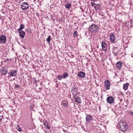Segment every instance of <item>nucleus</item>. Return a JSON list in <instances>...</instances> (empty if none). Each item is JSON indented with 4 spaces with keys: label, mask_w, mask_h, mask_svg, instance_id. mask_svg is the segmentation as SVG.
Wrapping results in <instances>:
<instances>
[{
    "label": "nucleus",
    "mask_w": 133,
    "mask_h": 133,
    "mask_svg": "<svg viewBox=\"0 0 133 133\" xmlns=\"http://www.w3.org/2000/svg\"><path fill=\"white\" fill-rule=\"evenodd\" d=\"M17 72V70H13L12 71L9 73L8 74L11 76H16V74Z\"/></svg>",
    "instance_id": "4468645a"
},
{
    "label": "nucleus",
    "mask_w": 133,
    "mask_h": 133,
    "mask_svg": "<svg viewBox=\"0 0 133 133\" xmlns=\"http://www.w3.org/2000/svg\"><path fill=\"white\" fill-rule=\"evenodd\" d=\"M21 8L23 10H25L27 9L29 7L28 4L27 3L24 2L22 3L21 5Z\"/></svg>",
    "instance_id": "39448f33"
},
{
    "label": "nucleus",
    "mask_w": 133,
    "mask_h": 133,
    "mask_svg": "<svg viewBox=\"0 0 133 133\" xmlns=\"http://www.w3.org/2000/svg\"><path fill=\"white\" fill-rule=\"evenodd\" d=\"M25 27L24 25L23 24H21L20 25V28L18 29V31H20L23 29Z\"/></svg>",
    "instance_id": "412c9836"
},
{
    "label": "nucleus",
    "mask_w": 133,
    "mask_h": 133,
    "mask_svg": "<svg viewBox=\"0 0 133 133\" xmlns=\"http://www.w3.org/2000/svg\"><path fill=\"white\" fill-rule=\"evenodd\" d=\"M38 14V13H36V14Z\"/></svg>",
    "instance_id": "4c0bfd02"
},
{
    "label": "nucleus",
    "mask_w": 133,
    "mask_h": 133,
    "mask_svg": "<svg viewBox=\"0 0 133 133\" xmlns=\"http://www.w3.org/2000/svg\"><path fill=\"white\" fill-rule=\"evenodd\" d=\"M57 78H58V79L59 80H61L63 78L62 76L60 75H58L57 76V77H56Z\"/></svg>",
    "instance_id": "393cba45"
},
{
    "label": "nucleus",
    "mask_w": 133,
    "mask_h": 133,
    "mask_svg": "<svg viewBox=\"0 0 133 133\" xmlns=\"http://www.w3.org/2000/svg\"><path fill=\"white\" fill-rule=\"evenodd\" d=\"M73 36L74 37H77L78 36V32H77V31H75L74 32L73 34Z\"/></svg>",
    "instance_id": "b1692460"
},
{
    "label": "nucleus",
    "mask_w": 133,
    "mask_h": 133,
    "mask_svg": "<svg viewBox=\"0 0 133 133\" xmlns=\"http://www.w3.org/2000/svg\"><path fill=\"white\" fill-rule=\"evenodd\" d=\"M7 70L5 68V67H2L0 70V72L2 74L5 75L7 72Z\"/></svg>",
    "instance_id": "1a4fd4ad"
},
{
    "label": "nucleus",
    "mask_w": 133,
    "mask_h": 133,
    "mask_svg": "<svg viewBox=\"0 0 133 133\" xmlns=\"http://www.w3.org/2000/svg\"><path fill=\"white\" fill-rule=\"evenodd\" d=\"M68 76L69 74L68 73L66 72H64L63 75L62 77L63 78L65 79L68 77Z\"/></svg>",
    "instance_id": "6ab92c4d"
},
{
    "label": "nucleus",
    "mask_w": 133,
    "mask_h": 133,
    "mask_svg": "<svg viewBox=\"0 0 133 133\" xmlns=\"http://www.w3.org/2000/svg\"><path fill=\"white\" fill-rule=\"evenodd\" d=\"M85 75V73L83 71L80 72L78 75V76L80 77H84Z\"/></svg>",
    "instance_id": "dca6fc26"
},
{
    "label": "nucleus",
    "mask_w": 133,
    "mask_h": 133,
    "mask_svg": "<svg viewBox=\"0 0 133 133\" xmlns=\"http://www.w3.org/2000/svg\"><path fill=\"white\" fill-rule=\"evenodd\" d=\"M71 92L74 96H77L78 94V90L77 88H75L72 89Z\"/></svg>",
    "instance_id": "9b49d317"
},
{
    "label": "nucleus",
    "mask_w": 133,
    "mask_h": 133,
    "mask_svg": "<svg viewBox=\"0 0 133 133\" xmlns=\"http://www.w3.org/2000/svg\"><path fill=\"white\" fill-rule=\"evenodd\" d=\"M122 63L121 61H118L116 64V67L118 69H120L122 67Z\"/></svg>",
    "instance_id": "f8f14e48"
},
{
    "label": "nucleus",
    "mask_w": 133,
    "mask_h": 133,
    "mask_svg": "<svg viewBox=\"0 0 133 133\" xmlns=\"http://www.w3.org/2000/svg\"><path fill=\"white\" fill-rule=\"evenodd\" d=\"M71 4L70 3H67L65 5V7L68 9H70L71 6Z\"/></svg>",
    "instance_id": "4be33fe9"
},
{
    "label": "nucleus",
    "mask_w": 133,
    "mask_h": 133,
    "mask_svg": "<svg viewBox=\"0 0 133 133\" xmlns=\"http://www.w3.org/2000/svg\"><path fill=\"white\" fill-rule=\"evenodd\" d=\"M20 37L22 38H23L25 36V32L24 31H18Z\"/></svg>",
    "instance_id": "f3484780"
},
{
    "label": "nucleus",
    "mask_w": 133,
    "mask_h": 133,
    "mask_svg": "<svg viewBox=\"0 0 133 133\" xmlns=\"http://www.w3.org/2000/svg\"><path fill=\"white\" fill-rule=\"evenodd\" d=\"M130 25H131V23L130 22Z\"/></svg>",
    "instance_id": "c9c22d12"
},
{
    "label": "nucleus",
    "mask_w": 133,
    "mask_h": 133,
    "mask_svg": "<svg viewBox=\"0 0 133 133\" xmlns=\"http://www.w3.org/2000/svg\"><path fill=\"white\" fill-rule=\"evenodd\" d=\"M128 83H126L124 84L123 85V89L125 90H127L128 88Z\"/></svg>",
    "instance_id": "aec40b11"
},
{
    "label": "nucleus",
    "mask_w": 133,
    "mask_h": 133,
    "mask_svg": "<svg viewBox=\"0 0 133 133\" xmlns=\"http://www.w3.org/2000/svg\"><path fill=\"white\" fill-rule=\"evenodd\" d=\"M56 20L57 21H61V19H60V18H56Z\"/></svg>",
    "instance_id": "7c9ffc66"
},
{
    "label": "nucleus",
    "mask_w": 133,
    "mask_h": 133,
    "mask_svg": "<svg viewBox=\"0 0 133 133\" xmlns=\"http://www.w3.org/2000/svg\"><path fill=\"white\" fill-rule=\"evenodd\" d=\"M17 129L19 131H22V129L18 125H17L16 127Z\"/></svg>",
    "instance_id": "bb28decb"
},
{
    "label": "nucleus",
    "mask_w": 133,
    "mask_h": 133,
    "mask_svg": "<svg viewBox=\"0 0 133 133\" xmlns=\"http://www.w3.org/2000/svg\"><path fill=\"white\" fill-rule=\"evenodd\" d=\"M107 101L109 104H111L113 103L114 99L112 97L110 96L107 98Z\"/></svg>",
    "instance_id": "9d476101"
},
{
    "label": "nucleus",
    "mask_w": 133,
    "mask_h": 133,
    "mask_svg": "<svg viewBox=\"0 0 133 133\" xmlns=\"http://www.w3.org/2000/svg\"><path fill=\"white\" fill-rule=\"evenodd\" d=\"M120 130L123 132H125L128 129V126L126 122L122 120L119 123Z\"/></svg>",
    "instance_id": "f257e3e1"
},
{
    "label": "nucleus",
    "mask_w": 133,
    "mask_h": 133,
    "mask_svg": "<svg viewBox=\"0 0 133 133\" xmlns=\"http://www.w3.org/2000/svg\"><path fill=\"white\" fill-rule=\"evenodd\" d=\"M20 86V85L17 84H15V88H19V87Z\"/></svg>",
    "instance_id": "c85d7f7f"
},
{
    "label": "nucleus",
    "mask_w": 133,
    "mask_h": 133,
    "mask_svg": "<svg viewBox=\"0 0 133 133\" xmlns=\"http://www.w3.org/2000/svg\"><path fill=\"white\" fill-rule=\"evenodd\" d=\"M131 57H133V56H131Z\"/></svg>",
    "instance_id": "e433bc0d"
},
{
    "label": "nucleus",
    "mask_w": 133,
    "mask_h": 133,
    "mask_svg": "<svg viewBox=\"0 0 133 133\" xmlns=\"http://www.w3.org/2000/svg\"><path fill=\"white\" fill-rule=\"evenodd\" d=\"M71 58H73V57H74V55H71Z\"/></svg>",
    "instance_id": "f704fd0d"
},
{
    "label": "nucleus",
    "mask_w": 133,
    "mask_h": 133,
    "mask_svg": "<svg viewBox=\"0 0 133 133\" xmlns=\"http://www.w3.org/2000/svg\"><path fill=\"white\" fill-rule=\"evenodd\" d=\"M115 55L117 56V53L115 52L114 53Z\"/></svg>",
    "instance_id": "72a5a7b5"
},
{
    "label": "nucleus",
    "mask_w": 133,
    "mask_h": 133,
    "mask_svg": "<svg viewBox=\"0 0 133 133\" xmlns=\"http://www.w3.org/2000/svg\"><path fill=\"white\" fill-rule=\"evenodd\" d=\"M102 47L103 50L106 51L107 49V46L105 43L104 42H102Z\"/></svg>",
    "instance_id": "ddd939ff"
},
{
    "label": "nucleus",
    "mask_w": 133,
    "mask_h": 133,
    "mask_svg": "<svg viewBox=\"0 0 133 133\" xmlns=\"http://www.w3.org/2000/svg\"><path fill=\"white\" fill-rule=\"evenodd\" d=\"M110 85L111 83L109 80H107L104 81V86L106 90H108L110 89Z\"/></svg>",
    "instance_id": "20e7f679"
},
{
    "label": "nucleus",
    "mask_w": 133,
    "mask_h": 133,
    "mask_svg": "<svg viewBox=\"0 0 133 133\" xmlns=\"http://www.w3.org/2000/svg\"><path fill=\"white\" fill-rule=\"evenodd\" d=\"M100 6L98 4H96L94 6V8L95 10H98L100 9Z\"/></svg>",
    "instance_id": "5701e85b"
},
{
    "label": "nucleus",
    "mask_w": 133,
    "mask_h": 133,
    "mask_svg": "<svg viewBox=\"0 0 133 133\" xmlns=\"http://www.w3.org/2000/svg\"><path fill=\"white\" fill-rule=\"evenodd\" d=\"M74 98L73 99V101L75 102H76L80 104L82 102L80 98L78 96H74Z\"/></svg>",
    "instance_id": "0eeeda50"
},
{
    "label": "nucleus",
    "mask_w": 133,
    "mask_h": 133,
    "mask_svg": "<svg viewBox=\"0 0 133 133\" xmlns=\"http://www.w3.org/2000/svg\"><path fill=\"white\" fill-rule=\"evenodd\" d=\"M50 36L49 35L48 38L46 39V41L49 43H50Z\"/></svg>",
    "instance_id": "a878e982"
},
{
    "label": "nucleus",
    "mask_w": 133,
    "mask_h": 133,
    "mask_svg": "<svg viewBox=\"0 0 133 133\" xmlns=\"http://www.w3.org/2000/svg\"><path fill=\"white\" fill-rule=\"evenodd\" d=\"M16 2L19 3L20 2V0H15Z\"/></svg>",
    "instance_id": "c756f323"
},
{
    "label": "nucleus",
    "mask_w": 133,
    "mask_h": 133,
    "mask_svg": "<svg viewBox=\"0 0 133 133\" xmlns=\"http://www.w3.org/2000/svg\"><path fill=\"white\" fill-rule=\"evenodd\" d=\"M86 121L88 122H89L92 119V116L89 115H87L86 117Z\"/></svg>",
    "instance_id": "2eb2a0df"
},
{
    "label": "nucleus",
    "mask_w": 133,
    "mask_h": 133,
    "mask_svg": "<svg viewBox=\"0 0 133 133\" xmlns=\"http://www.w3.org/2000/svg\"><path fill=\"white\" fill-rule=\"evenodd\" d=\"M3 117V116H0V120L1 121L2 118Z\"/></svg>",
    "instance_id": "2f4dec72"
},
{
    "label": "nucleus",
    "mask_w": 133,
    "mask_h": 133,
    "mask_svg": "<svg viewBox=\"0 0 133 133\" xmlns=\"http://www.w3.org/2000/svg\"><path fill=\"white\" fill-rule=\"evenodd\" d=\"M6 42V38L5 36L3 34L0 36V42L5 43Z\"/></svg>",
    "instance_id": "423d86ee"
},
{
    "label": "nucleus",
    "mask_w": 133,
    "mask_h": 133,
    "mask_svg": "<svg viewBox=\"0 0 133 133\" xmlns=\"http://www.w3.org/2000/svg\"><path fill=\"white\" fill-rule=\"evenodd\" d=\"M129 113L130 114H132V115H133V112H131V111H130V112H129Z\"/></svg>",
    "instance_id": "473e14b6"
},
{
    "label": "nucleus",
    "mask_w": 133,
    "mask_h": 133,
    "mask_svg": "<svg viewBox=\"0 0 133 133\" xmlns=\"http://www.w3.org/2000/svg\"><path fill=\"white\" fill-rule=\"evenodd\" d=\"M89 29L91 33H94L98 31L99 30V28L97 25L93 24L89 27Z\"/></svg>",
    "instance_id": "f03ea898"
},
{
    "label": "nucleus",
    "mask_w": 133,
    "mask_h": 133,
    "mask_svg": "<svg viewBox=\"0 0 133 133\" xmlns=\"http://www.w3.org/2000/svg\"><path fill=\"white\" fill-rule=\"evenodd\" d=\"M110 41L111 43H114L115 42L116 37L113 33H111L110 36Z\"/></svg>",
    "instance_id": "7ed1b4c3"
},
{
    "label": "nucleus",
    "mask_w": 133,
    "mask_h": 133,
    "mask_svg": "<svg viewBox=\"0 0 133 133\" xmlns=\"http://www.w3.org/2000/svg\"><path fill=\"white\" fill-rule=\"evenodd\" d=\"M43 123L44 125L45 126V128L48 130L50 129V124L46 120H44L43 121Z\"/></svg>",
    "instance_id": "6e6552de"
},
{
    "label": "nucleus",
    "mask_w": 133,
    "mask_h": 133,
    "mask_svg": "<svg viewBox=\"0 0 133 133\" xmlns=\"http://www.w3.org/2000/svg\"><path fill=\"white\" fill-rule=\"evenodd\" d=\"M63 106L65 107H68V103L67 102L66 100H64L62 102Z\"/></svg>",
    "instance_id": "a211bd4d"
},
{
    "label": "nucleus",
    "mask_w": 133,
    "mask_h": 133,
    "mask_svg": "<svg viewBox=\"0 0 133 133\" xmlns=\"http://www.w3.org/2000/svg\"><path fill=\"white\" fill-rule=\"evenodd\" d=\"M91 4L92 6H94H94L96 4H95V3L94 2H91Z\"/></svg>",
    "instance_id": "cd10ccee"
}]
</instances>
